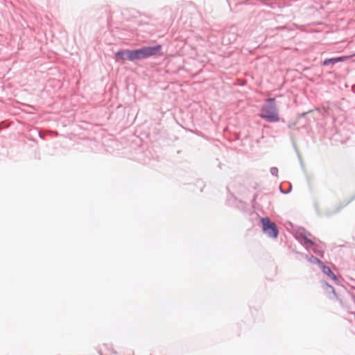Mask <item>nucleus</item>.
Instances as JSON below:
<instances>
[{
  "instance_id": "nucleus-6",
  "label": "nucleus",
  "mask_w": 355,
  "mask_h": 355,
  "mask_svg": "<svg viewBox=\"0 0 355 355\" xmlns=\"http://www.w3.org/2000/svg\"><path fill=\"white\" fill-rule=\"evenodd\" d=\"M304 244L306 246V248H310L311 246H312L313 245V241H311V239H309L306 237H304Z\"/></svg>"
},
{
  "instance_id": "nucleus-7",
  "label": "nucleus",
  "mask_w": 355,
  "mask_h": 355,
  "mask_svg": "<svg viewBox=\"0 0 355 355\" xmlns=\"http://www.w3.org/2000/svg\"><path fill=\"white\" fill-rule=\"evenodd\" d=\"M329 64H335V60L334 58H329V59H326L324 62H323V65H328Z\"/></svg>"
},
{
  "instance_id": "nucleus-8",
  "label": "nucleus",
  "mask_w": 355,
  "mask_h": 355,
  "mask_svg": "<svg viewBox=\"0 0 355 355\" xmlns=\"http://www.w3.org/2000/svg\"><path fill=\"white\" fill-rule=\"evenodd\" d=\"M347 58H349V57L347 56H344V57H338V58H334V60H335V63H337L338 62H343V61H345L346 60Z\"/></svg>"
},
{
  "instance_id": "nucleus-5",
  "label": "nucleus",
  "mask_w": 355,
  "mask_h": 355,
  "mask_svg": "<svg viewBox=\"0 0 355 355\" xmlns=\"http://www.w3.org/2000/svg\"><path fill=\"white\" fill-rule=\"evenodd\" d=\"M315 261L319 265V266L322 268V272L328 275L331 279L334 281H337L338 278L336 275L331 271L329 267L324 266V263L321 261L320 259L315 258Z\"/></svg>"
},
{
  "instance_id": "nucleus-4",
  "label": "nucleus",
  "mask_w": 355,
  "mask_h": 355,
  "mask_svg": "<svg viewBox=\"0 0 355 355\" xmlns=\"http://www.w3.org/2000/svg\"><path fill=\"white\" fill-rule=\"evenodd\" d=\"M115 55L117 61L119 60H128L130 61L135 60L134 50H121L116 52Z\"/></svg>"
},
{
  "instance_id": "nucleus-3",
  "label": "nucleus",
  "mask_w": 355,
  "mask_h": 355,
  "mask_svg": "<svg viewBox=\"0 0 355 355\" xmlns=\"http://www.w3.org/2000/svg\"><path fill=\"white\" fill-rule=\"evenodd\" d=\"M263 232L269 237L276 239L278 236V229L276 224L272 222L268 217L261 218Z\"/></svg>"
},
{
  "instance_id": "nucleus-1",
  "label": "nucleus",
  "mask_w": 355,
  "mask_h": 355,
  "mask_svg": "<svg viewBox=\"0 0 355 355\" xmlns=\"http://www.w3.org/2000/svg\"><path fill=\"white\" fill-rule=\"evenodd\" d=\"M260 116L268 122H277L279 120L277 107L275 104V98L267 99L261 110Z\"/></svg>"
},
{
  "instance_id": "nucleus-2",
  "label": "nucleus",
  "mask_w": 355,
  "mask_h": 355,
  "mask_svg": "<svg viewBox=\"0 0 355 355\" xmlns=\"http://www.w3.org/2000/svg\"><path fill=\"white\" fill-rule=\"evenodd\" d=\"M162 46L157 44L154 46H144L134 50L135 60H142L158 54L162 50Z\"/></svg>"
},
{
  "instance_id": "nucleus-9",
  "label": "nucleus",
  "mask_w": 355,
  "mask_h": 355,
  "mask_svg": "<svg viewBox=\"0 0 355 355\" xmlns=\"http://www.w3.org/2000/svg\"><path fill=\"white\" fill-rule=\"evenodd\" d=\"M329 287L331 288V289H332L333 292H334V289L332 286H329Z\"/></svg>"
}]
</instances>
